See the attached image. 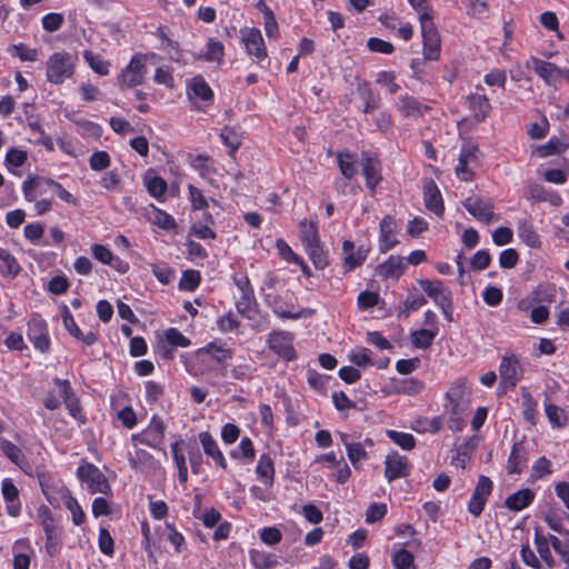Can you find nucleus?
I'll use <instances>...</instances> for the list:
<instances>
[{
    "label": "nucleus",
    "instance_id": "b1692460",
    "mask_svg": "<svg viewBox=\"0 0 569 569\" xmlns=\"http://www.w3.org/2000/svg\"><path fill=\"white\" fill-rule=\"evenodd\" d=\"M528 462V452L523 442H516L511 448V452L507 463L509 473H520Z\"/></svg>",
    "mask_w": 569,
    "mask_h": 569
},
{
    "label": "nucleus",
    "instance_id": "a18cd8bd",
    "mask_svg": "<svg viewBox=\"0 0 569 569\" xmlns=\"http://www.w3.org/2000/svg\"><path fill=\"white\" fill-rule=\"evenodd\" d=\"M66 501L63 505L72 515V522L76 526H81L86 520V515L79 505L78 500L70 493V496H64Z\"/></svg>",
    "mask_w": 569,
    "mask_h": 569
},
{
    "label": "nucleus",
    "instance_id": "4468645a",
    "mask_svg": "<svg viewBox=\"0 0 569 569\" xmlns=\"http://www.w3.org/2000/svg\"><path fill=\"white\" fill-rule=\"evenodd\" d=\"M369 249L365 246L355 248V243L350 240H345L342 243V261L346 272H350L357 267H360L367 259Z\"/></svg>",
    "mask_w": 569,
    "mask_h": 569
},
{
    "label": "nucleus",
    "instance_id": "c756f323",
    "mask_svg": "<svg viewBox=\"0 0 569 569\" xmlns=\"http://www.w3.org/2000/svg\"><path fill=\"white\" fill-rule=\"evenodd\" d=\"M256 473L260 481L264 485L271 486L274 477V467L271 457L268 453L260 456L256 467Z\"/></svg>",
    "mask_w": 569,
    "mask_h": 569
},
{
    "label": "nucleus",
    "instance_id": "5fc2aeb1",
    "mask_svg": "<svg viewBox=\"0 0 569 569\" xmlns=\"http://www.w3.org/2000/svg\"><path fill=\"white\" fill-rule=\"evenodd\" d=\"M254 371L256 367L251 362L243 361L232 368L231 376L236 380H250Z\"/></svg>",
    "mask_w": 569,
    "mask_h": 569
},
{
    "label": "nucleus",
    "instance_id": "7ed1b4c3",
    "mask_svg": "<svg viewBox=\"0 0 569 569\" xmlns=\"http://www.w3.org/2000/svg\"><path fill=\"white\" fill-rule=\"evenodd\" d=\"M146 56L134 54L128 66L118 77L119 86L123 88H133L141 84L147 73Z\"/></svg>",
    "mask_w": 569,
    "mask_h": 569
},
{
    "label": "nucleus",
    "instance_id": "20e7f679",
    "mask_svg": "<svg viewBox=\"0 0 569 569\" xmlns=\"http://www.w3.org/2000/svg\"><path fill=\"white\" fill-rule=\"evenodd\" d=\"M233 282L241 292L236 302L237 311L247 319H252L254 307L257 305L254 291L247 274H234Z\"/></svg>",
    "mask_w": 569,
    "mask_h": 569
},
{
    "label": "nucleus",
    "instance_id": "72a5a7b5",
    "mask_svg": "<svg viewBox=\"0 0 569 569\" xmlns=\"http://www.w3.org/2000/svg\"><path fill=\"white\" fill-rule=\"evenodd\" d=\"M210 355L218 363H223L232 358V350L218 346L216 342H209L207 346L198 350V356Z\"/></svg>",
    "mask_w": 569,
    "mask_h": 569
},
{
    "label": "nucleus",
    "instance_id": "e2e57ef3",
    "mask_svg": "<svg viewBox=\"0 0 569 569\" xmlns=\"http://www.w3.org/2000/svg\"><path fill=\"white\" fill-rule=\"evenodd\" d=\"M387 513V506L385 503H371L366 511V521L375 523L380 521Z\"/></svg>",
    "mask_w": 569,
    "mask_h": 569
},
{
    "label": "nucleus",
    "instance_id": "09e8293b",
    "mask_svg": "<svg viewBox=\"0 0 569 569\" xmlns=\"http://www.w3.org/2000/svg\"><path fill=\"white\" fill-rule=\"evenodd\" d=\"M223 44L220 41L210 38L207 43L204 59L210 62H220L223 59Z\"/></svg>",
    "mask_w": 569,
    "mask_h": 569
},
{
    "label": "nucleus",
    "instance_id": "9b49d317",
    "mask_svg": "<svg viewBox=\"0 0 569 569\" xmlns=\"http://www.w3.org/2000/svg\"><path fill=\"white\" fill-rule=\"evenodd\" d=\"M27 335L36 349L41 352H47L50 349V338L44 320L39 317L31 318L28 322Z\"/></svg>",
    "mask_w": 569,
    "mask_h": 569
},
{
    "label": "nucleus",
    "instance_id": "c03bdc74",
    "mask_svg": "<svg viewBox=\"0 0 569 569\" xmlns=\"http://www.w3.org/2000/svg\"><path fill=\"white\" fill-rule=\"evenodd\" d=\"M387 436L403 450H411L416 446V439L411 433L397 430H388Z\"/></svg>",
    "mask_w": 569,
    "mask_h": 569
},
{
    "label": "nucleus",
    "instance_id": "680f3d73",
    "mask_svg": "<svg viewBox=\"0 0 569 569\" xmlns=\"http://www.w3.org/2000/svg\"><path fill=\"white\" fill-rule=\"evenodd\" d=\"M64 18L61 13L51 12L42 18V27L46 31L54 32L61 28Z\"/></svg>",
    "mask_w": 569,
    "mask_h": 569
},
{
    "label": "nucleus",
    "instance_id": "a19ab883",
    "mask_svg": "<svg viewBox=\"0 0 569 569\" xmlns=\"http://www.w3.org/2000/svg\"><path fill=\"white\" fill-rule=\"evenodd\" d=\"M305 250L308 253L309 258L311 259L316 269L322 270L328 266V256L325 252L320 242L308 246L305 248Z\"/></svg>",
    "mask_w": 569,
    "mask_h": 569
},
{
    "label": "nucleus",
    "instance_id": "dca6fc26",
    "mask_svg": "<svg viewBox=\"0 0 569 569\" xmlns=\"http://www.w3.org/2000/svg\"><path fill=\"white\" fill-rule=\"evenodd\" d=\"M361 164L362 174L366 179V186L373 192L382 179L380 160L370 156L368 152H362Z\"/></svg>",
    "mask_w": 569,
    "mask_h": 569
},
{
    "label": "nucleus",
    "instance_id": "0e129e2a",
    "mask_svg": "<svg viewBox=\"0 0 569 569\" xmlns=\"http://www.w3.org/2000/svg\"><path fill=\"white\" fill-rule=\"evenodd\" d=\"M380 297L377 292L373 291H362L359 293L357 302L358 307L361 310H367L372 308L379 303Z\"/></svg>",
    "mask_w": 569,
    "mask_h": 569
},
{
    "label": "nucleus",
    "instance_id": "603ef678",
    "mask_svg": "<svg viewBox=\"0 0 569 569\" xmlns=\"http://www.w3.org/2000/svg\"><path fill=\"white\" fill-rule=\"evenodd\" d=\"M83 57L91 69L98 74L107 76L109 73V63L103 61L99 56L91 51H84Z\"/></svg>",
    "mask_w": 569,
    "mask_h": 569
},
{
    "label": "nucleus",
    "instance_id": "4be33fe9",
    "mask_svg": "<svg viewBox=\"0 0 569 569\" xmlns=\"http://www.w3.org/2000/svg\"><path fill=\"white\" fill-rule=\"evenodd\" d=\"M395 230L396 220L390 216H386L380 221L379 249L381 252L385 253L391 250L398 243L397 239L393 236Z\"/></svg>",
    "mask_w": 569,
    "mask_h": 569
},
{
    "label": "nucleus",
    "instance_id": "f8f14e48",
    "mask_svg": "<svg viewBox=\"0 0 569 569\" xmlns=\"http://www.w3.org/2000/svg\"><path fill=\"white\" fill-rule=\"evenodd\" d=\"M38 478L42 493L51 506L58 507L61 501H66L64 496H70V490L61 481H51V479L43 473L39 475Z\"/></svg>",
    "mask_w": 569,
    "mask_h": 569
},
{
    "label": "nucleus",
    "instance_id": "8fccbe9b",
    "mask_svg": "<svg viewBox=\"0 0 569 569\" xmlns=\"http://www.w3.org/2000/svg\"><path fill=\"white\" fill-rule=\"evenodd\" d=\"M338 164L341 173L347 178L351 179L357 174V168L355 161L352 160V156L348 152H339L338 153Z\"/></svg>",
    "mask_w": 569,
    "mask_h": 569
},
{
    "label": "nucleus",
    "instance_id": "cd10ccee",
    "mask_svg": "<svg viewBox=\"0 0 569 569\" xmlns=\"http://www.w3.org/2000/svg\"><path fill=\"white\" fill-rule=\"evenodd\" d=\"M535 500V492L529 489H520L507 497L505 507L512 511H520L529 507Z\"/></svg>",
    "mask_w": 569,
    "mask_h": 569
},
{
    "label": "nucleus",
    "instance_id": "13d9d810",
    "mask_svg": "<svg viewBox=\"0 0 569 569\" xmlns=\"http://www.w3.org/2000/svg\"><path fill=\"white\" fill-rule=\"evenodd\" d=\"M367 47L372 52H379L383 54H391L395 51V47L391 42L379 38H369L367 41Z\"/></svg>",
    "mask_w": 569,
    "mask_h": 569
},
{
    "label": "nucleus",
    "instance_id": "a878e982",
    "mask_svg": "<svg viewBox=\"0 0 569 569\" xmlns=\"http://www.w3.org/2000/svg\"><path fill=\"white\" fill-rule=\"evenodd\" d=\"M1 491L4 501L7 502V511L10 516L17 517L20 513V502L18 499L19 491L13 481L6 478L1 485Z\"/></svg>",
    "mask_w": 569,
    "mask_h": 569
},
{
    "label": "nucleus",
    "instance_id": "0eeeda50",
    "mask_svg": "<svg viewBox=\"0 0 569 569\" xmlns=\"http://www.w3.org/2000/svg\"><path fill=\"white\" fill-rule=\"evenodd\" d=\"M523 369L516 355L502 357L499 366L500 383L508 389H513L521 379Z\"/></svg>",
    "mask_w": 569,
    "mask_h": 569
},
{
    "label": "nucleus",
    "instance_id": "f03ea898",
    "mask_svg": "<svg viewBox=\"0 0 569 569\" xmlns=\"http://www.w3.org/2000/svg\"><path fill=\"white\" fill-rule=\"evenodd\" d=\"M78 479L86 485L87 490L94 493L111 495V487L106 475L93 463L82 461L77 469Z\"/></svg>",
    "mask_w": 569,
    "mask_h": 569
},
{
    "label": "nucleus",
    "instance_id": "58836bf2",
    "mask_svg": "<svg viewBox=\"0 0 569 569\" xmlns=\"http://www.w3.org/2000/svg\"><path fill=\"white\" fill-rule=\"evenodd\" d=\"M518 236L527 246L531 248H538L541 244L539 234L535 231L533 227L527 221L519 222Z\"/></svg>",
    "mask_w": 569,
    "mask_h": 569
},
{
    "label": "nucleus",
    "instance_id": "9d476101",
    "mask_svg": "<svg viewBox=\"0 0 569 569\" xmlns=\"http://www.w3.org/2000/svg\"><path fill=\"white\" fill-rule=\"evenodd\" d=\"M269 348L282 359L290 361L296 359L293 348V335L284 331H273L268 338Z\"/></svg>",
    "mask_w": 569,
    "mask_h": 569
},
{
    "label": "nucleus",
    "instance_id": "393cba45",
    "mask_svg": "<svg viewBox=\"0 0 569 569\" xmlns=\"http://www.w3.org/2000/svg\"><path fill=\"white\" fill-rule=\"evenodd\" d=\"M199 440L203 448L204 453L212 458L214 462L222 469H227V461L221 450L219 449L217 441L213 439L210 432L203 431L199 433Z\"/></svg>",
    "mask_w": 569,
    "mask_h": 569
},
{
    "label": "nucleus",
    "instance_id": "37998d69",
    "mask_svg": "<svg viewBox=\"0 0 569 569\" xmlns=\"http://www.w3.org/2000/svg\"><path fill=\"white\" fill-rule=\"evenodd\" d=\"M413 555L405 548H400L392 555V565L396 569H416Z\"/></svg>",
    "mask_w": 569,
    "mask_h": 569
},
{
    "label": "nucleus",
    "instance_id": "052dcab7",
    "mask_svg": "<svg viewBox=\"0 0 569 569\" xmlns=\"http://www.w3.org/2000/svg\"><path fill=\"white\" fill-rule=\"evenodd\" d=\"M396 74L393 71H381L378 73L377 83L388 88L389 92L395 94L399 90V84L396 83Z\"/></svg>",
    "mask_w": 569,
    "mask_h": 569
},
{
    "label": "nucleus",
    "instance_id": "ddd939ff",
    "mask_svg": "<svg viewBox=\"0 0 569 569\" xmlns=\"http://www.w3.org/2000/svg\"><path fill=\"white\" fill-rule=\"evenodd\" d=\"M466 210L477 220L489 223L495 217L493 204L480 197H469L463 201Z\"/></svg>",
    "mask_w": 569,
    "mask_h": 569
},
{
    "label": "nucleus",
    "instance_id": "aec40b11",
    "mask_svg": "<svg viewBox=\"0 0 569 569\" xmlns=\"http://www.w3.org/2000/svg\"><path fill=\"white\" fill-rule=\"evenodd\" d=\"M397 110L406 118L421 117L429 110L427 104H423L412 96H401L397 101Z\"/></svg>",
    "mask_w": 569,
    "mask_h": 569
},
{
    "label": "nucleus",
    "instance_id": "3c124183",
    "mask_svg": "<svg viewBox=\"0 0 569 569\" xmlns=\"http://www.w3.org/2000/svg\"><path fill=\"white\" fill-rule=\"evenodd\" d=\"M230 456L234 459L244 458L248 461H252L256 457L253 443L249 437H243L239 445L238 451H231Z\"/></svg>",
    "mask_w": 569,
    "mask_h": 569
},
{
    "label": "nucleus",
    "instance_id": "bf43d9fd",
    "mask_svg": "<svg viewBox=\"0 0 569 569\" xmlns=\"http://www.w3.org/2000/svg\"><path fill=\"white\" fill-rule=\"evenodd\" d=\"M89 162L92 170L102 171L110 166V156L106 151H96Z\"/></svg>",
    "mask_w": 569,
    "mask_h": 569
},
{
    "label": "nucleus",
    "instance_id": "39448f33",
    "mask_svg": "<svg viewBox=\"0 0 569 569\" xmlns=\"http://www.w3.org/2000/svg\"><path fill=\"white\" fill-rule=\"evenodd\" d=\"M241 42L246 49V52L251 59L260 63L268 57L267 48L262 33L257 28H242L240 30Z\"/></svg>",
    "mask_w": 569,
    "mask_h": 569
},
{
    "label": "nucleus",
    "instance_id": "2eb2a0df",
    "mask_svg": "<svg viewBox=\"0 0 569 569\" xmlns=\"http://www.w3.org/2000/svg\"><path fill=\"white\" fill-rule=\"evenodd\" d=\"M385 466V476L390 482L398 478L407 477L410 473L408 459L397 451H392L386 457Z\"/></svg>",
    "mask_w": 569,
    "mask_h": 569
},
{
    "label": "nucleus",
    "instance_id": "2f4dec72",
    "mask_svg": "<svg viewBox=\"0 0 569 569\" xmlns=\"http://www.w3.org/2000/svg\"><path fill=\"white\" fill-rule=\"evenodd\" d=\"M521 399L523 419L535 426L537 422V401L526 387H521Z\"/></svg>",
    "mask_w": 569,
    "mask_h": 569
},
{
    "label": "nucleus",
    "instance_id": "6ab92c4d",
    "mask_svg": "<svg viewBox=\"0 0 569 569\" xmlns=\"http://www.w3.org/2000/svg\"><path fill=\"white\" fill-rule=\"evenodd\" d=\"M61 316H62L64 328L73 338L83 342L87 346H92L96 343V341L98 339L97 333H94L93 331L83 333L80 330V328L78 327V325L76 323L74 318L70 313L67 306L63 307Z\"/></svg>",
    "mask_w": 569,
    "mask_h": 569
},
{
    "label": "nucleus",
    "instance_id": "f3484780",
    "mask_svg": "<svg viewBox=\"0 0 569 569\" xmlns=\"http://www.w3.org/2000/svg\"><path fill=\"white\" fill-rule=\"evenodd\" d=\"M419 284L421 289L428 295L429 298L433 300V302L439 306H447L448 301L452 300V293L449 288H447L440 280H428L420 279Z\"/></svg>",
    "mask_w": 569,
    "mask_h": 569
},
{
    "label": "nucleus",
    "instance_id": "7c9ffc66",
    "mask_svg": "<svg viewBox=\"0 0 569 569\" xmlns=\"http://www.w3.org/2000/svg\"><path fill=\"white\" fill-rule=\"evenodd\" d=\"M0 449L2 453L14 465L24 470L26 457L22 450L7 439L0 440Z\"/></svg>",
    "mask_w": 569,
    "mask_h": 569
},
{
    "label": "nucleus",
    "instance_id": "6e6d98bb",
    "mask_svg": "<svg viewBox=\"0 0 569 569\" xmlns=\"http://www.w3.org/2000/svg\"><path fill=\"white\" fill-rule=\"evenodd\" d=\"M166 341L173 347H189L191 341L184 337L178 329L170 328L164 331Z\"/></svg>",
    "mask_w": 569,
    "mask_h": 569
},
{
    "label": "nucleus",
    "instance_id": "4c0bfd02",
    "mask_svg": "<svg viewBox=\"0 0 569 569\" xmlns=\"http://www.w3.org/2000/svg\"><path fill=\"white\" fill-rule=\"evenodd\" d=\"M20 271V266L16 258L8 250L0 248V273L3 276L16 277Z\"/></svg>",
    "mask_w": 569,
    "mask_h": 569
},
{
    "label": "nucleus",
    "instance_id": "338daca9",
    "mask_svg": "<svg viewBox=\"0 0 569 569\" xmlns=\"http://www.w3.org/2000/svg\"><path fill=\"white\" fill-rule=\"evenodd\" d=\"M347 455L355 468H357L359 461L367 458V452L363 448V445L360 442L348 445Z\"/></svg>",
    "mask_w": 569,
    "mask_h": 569
},
{
    "label": "nucleus",
    "instance_id": "f704fd0d",
    "mask_svg": "<svg viewBox=\"0 0 569 569\" xmlns=\"http://www.w3.org/2000/svg\"><path fill=\"white\" fill-rule=\"evenodd\" d=\"M189 96H193L203 101H211L213 92L204 79L200 76L194 77L189 86Z\"/></svg>",
    "mask_w": 569,
    "mask_h": 569
},
{
    "label": "nucleus",
    "instance_id": "f257e3e1",
    "mask_svg": "<svg viewBox=\"0 0 569 569\" xmlns=\"http://www.w3.org/2000/svg\"><path fill=\"white\" fill-rule=\"evenodd\" d=\"M77 57L70 52H56L47 61V80L61 84L74 74Z\"/></svg>",
    "mask_w": 569,
    "mask_h": 569
},
{
    "label": "nucleus",
    "instance_id": "864d4df0",
    "mask_svg": "<svg viewBox=\"0 0 569 569\" xmlns=\"http://www.w3.org/2000/svg\"><path fill=\"white\" fill-rule=\"evenodd\" d=\"M425 383L417 378H407L401 380L398 391L409 396H416L422 392Z\"/></svg>",
    "mask_w": 569,
    "mask_h": 569
},
{
    "label": "nucleus",
    "instance_id": "412c9836",
    "mask_svg": "<svg viewBox=\"0 0 569 569\" xmlns=\"http://www.w3.org/2000/svg\"><path fill=\"white\" fill-rule=\"evenodd\" d=\"M423 200L425 206L429 211L433 212L439 217L442 216L445 209L442 197L437 184L432 180H429L428 182L425 183Z\"/></svg>",
    "mask_w": 569,
    "mask_h": 569
},
{
    "label": "nucleus",
    "instance_id": "79ce46f5",
    "mask_svg": "<svg viewBox=\"0 0 569 569\" xmlns=\"http://www.w3.org/2000/svg\"><path fill=\"white\" fill-rule=\"evenodd\" d=\"M37 517H38V520H39L41 527L43 528L46 538H49V540H50L51 533H58L57 528L54 526V520H53L52 513L47 506L42 505L39 507V509L37 511Z\"/></svg>",
    "mask_w": 569,
    "mask_h": 569
},
{
    "label": "nucleus",
    "instance_id": "6e6552de",
    "mask_svg": "<svg viewBox=\"0 0 569 569\" xmlns=\"http://www.w3.org/2000/svg\"><path fill=\"white\" fill-rule=\"evenodd\" d=\"M493 483L487 476H480L477 486L468 503V511L473 517H479L486 506L488 497L491 495Z\"/></svg>",
    "mask_w": 569,
    "mask_h": 569
},
{
    "label": "nucleus",
    "instance_id": "4d7b16f0",
    "mask_svg": "<svg viewBox=\"0 0 569 569\" xmlns=\"http://www.w3.org/2000/svg\"><path fill=\"white\" fill-rule=\"evenodd\" d=\"M148 192L159 199L167 192V182L160 177H152L146 183Z\"/></svg>",
    "mask_w": 569,
    "mask_h": 569
},
{
    "label": "nucleus",
    "instance_id": "e433bc0d",
    "mask_svg": "<svg viewBox=\"0 0 569 569\" xmlns=\"http://www.w3.org/2000/svg\"><path fill=\"white\" fill-rule=\"evenodd\" d=\"M438 333V328L431 329H419L417 331L411 332V342L413 347L418 349H428L436 336Z\"/></svg>",
    "mask_w": 569,
    "mask_h": 569
},
{
    "label": "nucleus",
    "instance_id": "423d86ee",
    "mask_svg": "<svg viewBox=\"0 0 569 569\" xmlns=\"http://www.w3.org/2000/svg\"><path fill=\"white\" fill-rule=\"evenodd\" d=\"M423 19L425 21L420 22L423 41V58L425 60L436 61L440 57V34L432 20H428V17Z\"/></svg>",
    "mask_w": 569,
    "mask_h": 569
},
{
    "label": "nucleus",
    "instance_id": "473e14b6",
    "mask_svg": "<svg viewBox=\"0 0 569 569\" xmlns=\"http://www.w3.org/2000/svg\"><path fill=\"white\" fill-rule=\"evenodd\" d=\"M299 236L303 247H308L320 242L317 223L313 221L307 222L306 220L299 223Z\"/></svg>",
    "mask_w": 569,
    "mask_h": 569
},
{
    "label": "nucleus",
    "instance_id": "1a4fd4ad",
    "mask_svg": "<svg viewBox=\"0 0 569 569\" xmlns=\"http://www.w3.org/2000/svg\"><path fill=\"white\" fill-rule=\"evenodd\" d=\"M527 68L532 69L547 86L557 87L561 77L563 76V71L558 68L555 63L541 60L536 57H531L527 61Z\"/></svg>",
    "mask_w": 569,
    "mask_h": 569
},
{
    "label": "nucleus",
    "instance_id": "bb28decb",
    "mask_svg": "<svg viewBox=\"0 0 569 569\" xmlns=\"http://www.w3.org/2000/svg\"><path fill=\"white\" fill-rule=\"evenodd\" d=\"M406 269V262L402 257L390 256L389 259L377 267V272L382 278H400Z\"/></svg>",
    "mask_w": 569,
    "mask_h": 569
},
{
    "label": "nucleus",
    "instance_id": "de8ad7c7",
    "mask_svg": "<svg viewBox=\"0 0 569 569\" xmlns=\"http://www.w3.org/2000/svg\"><path fill=\"white\" fill-rule=\"evenodd\" d=\"M200 272L197 270H186L179 281V288L181 290L193 291L200 284Z\"/></svg>",
    "mask_w": 569,
    "mask_h": 569
},
{
    "label": "nucleus",
    "instance_id": "5701e85b",
    "mask_svg": "<svg viewBox=\"0 0 569 569\" xmlns=\"http://www.w3.org/2000/svg\"><path fill=\"white\" fill-rule=\"evenodd\" d=\"M468 106L477 122H482L489 114L491 106L489 99L481 93H471L467 97Z\"/></svg>",
    "mask_w": 569,
    "mask_h": 569
},
{
    "label": "nucleus",
    "instance_id": "49530a36",
    "mask_svg": "<svg viewBox=\"0 0 569 569\" xmlns=\"http://www.w3.org/2000/svg\"><path fill=\"white\" fill-rule=\"evenodd\" d=\"M220 138L222 142L230 148L229 154L233 156L234 152L240 148L241 146V139L239 134L233 130L232 128L224 127L221 130Z\"/></svg>",
    "mask_w": 569,
    "mask_h": 569
},
{
    "label": "nucleus",
    "instance_id": "774afa93",
    "mask_svg": "<svg viewBox=\"0 0 569 569\" xmlns=\"http://www.w3.org/2000/svg\"><path fill=\"white\" fill-rule=\"evenodd\" d=\"M546 416L549 422L555 427L563 425V410L556 405L548 403L545 406Z\"/></svg>",
    "mask_w": 569,
    "mask_h": 569
},
{
    "label": "nucleus",
    "instance_id": "69168bd1",
    "mask_svg": "<svg viewBox=\"0 0 569 569\" xmlns=\"http://www.w3.org/2000/svg\"><path fill=\"white\" fill-rule=\"evenodd\" d=\"M263 26L269 39H276L278 37L279 27L272 10H264Z\"/></svg>",
    "mask_w": 569,
    "mask_h": 569
},
{
    "label": "nucleus",
    "instance_id": "c85d7f7f",
    "mask_svg": "<svg viewBox=\"0 0 569 569\" xmlns=\"http://www.w3.org/2000/svg\"><path fill=\"white\" fill-rule=\"evenodd\" d=\"M466 383L463 380L455 382L446 393L448 405L446 406L452 416L459 415V405L466 396Z\"/></svg>",
    "mask_w": 569,
    "mask_h": 569
},
{
    "label": "nucleus",
    "instance_id": "c9c22d12",
    "mask_svg": "<svg viewBox=\"0 0 569 569\" xmlns=\"http://www.w3.org/2000/svg\"><path fill=\"white\" fill-rule=\"evenodd\" d=\"M535 545L541 560L546 562L549 568H551L555 563V560L549 547V540L541 535L539 528H536L535 530Z\"/></svg>",
    "mask_w": 569,
    "mask_h": 569
},
{
    "label": "nucleus",
    "instance_id": "a211bd4d",
    "mask_svg": "<svg viewBox=\"0 0 569 569\" xmlns=\"http://www.w3.org/2000/svg\"><path fill=\"white\" fill-rule=\"evenodd\" d=\"M53 382L59 388V395L63 399L69 413L74 418L82 420V412L79 399L73 395L70 382L56 377Z\"/></svg>",
    "mask_w": 569,
    "mask_h": 569
},
{
    "label": "nucleus",
    "instance_id": "ea45409f",
    "mask_svg": "<svg viewBox=\"0 0 569 569\" xmlns=\"http://www.w3.org/2000/svg\"><path fill=\"white\" fill-rule=\"evenodd\" d=\"M569 147V143L561 141L558 138H551L546 144L539 146L536 153L540 158H546L552 154H559Z\"/></svg>",
    "mask_w": 569,
    "mask_h": 569
}]
</instances>
